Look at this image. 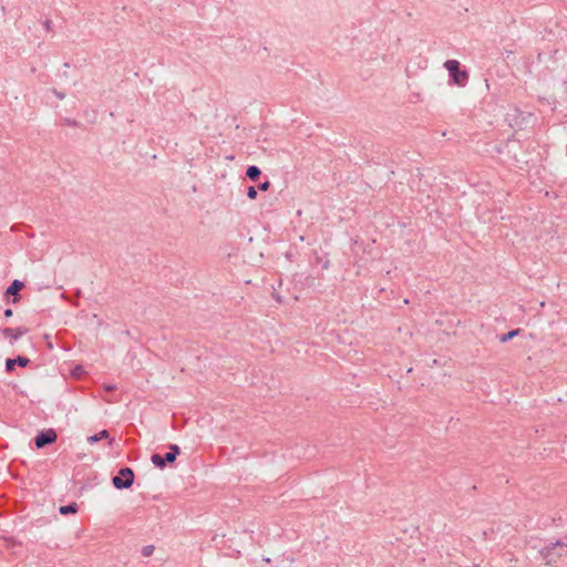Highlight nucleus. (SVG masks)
I'll return each mask as SVG.
<instances>
[{
  "instance_id": "f257e3e1",
  "label": "nucleus",
  "mask_w": 567,
  "mask_h": 567,
  "mask_svg": "<svg viewBox=\"0 0 567 567\" xmlns=\"http://www.w3.org/2000/svg\"><path fill=\"white\" fill-rule=\"evenodd\" d=\"M444 68L449 71L452 82L458 86H465L468 81V73L460 70V62L457 60H447Z\"/></svg>"
},
{
  "instance_id": "f03ea898",
  "label": "nucleus",
  "mask_w": 567,
  "mask_h": 567,
  "mask_svg": "<svg viewBox=\"0 0 567 567\" xmlns=\"http://www.w3.org/2000/svg\"><path fill=\"white\" fill-rule=\"evenodd\" d=\"M133 482L134 472L130 467L121 468L118 475L112 478V483L117 489L128 488L133 485Z\"/></svg>"
},
{
  "instance_id": "7ed1b4c3",
  "label": "nucleus",
  "mask_w": 567,
  "mask_h": 567,
  "mask_svg": "<svg viewBox=\"0 0 567 567\" xmlns=\"http://www.w3.org/2000/svg\"><path fill=\"white\" fill-rule=\"evenodd\" d=\"M56 433L54 430L50 429L43 432H40L35 439L34 443L38 449H42L48 444H51L56 441Z\"/></svg>"
},
{
  "instance_id": "20e7f679",
  "label": "nucleus",
  "mask_w": 567,
  "mask_h": 567,
  "mask_svg": "<svg viewBox=\"0 0 567 567\" xmlns=\"http://www.w3.org/2000/svg\"><path fill=\"white\" fill-rule=\"evenodd\" d=\"M29 330L24 327H19V328H16V329H12V328H4L2 330V334L6 339H8L10 341L11 344L14 343V341H17L20 337H22L23 334H25Z\"/></svg>"
},
{
  "instance_id": "39448f33",
  "label": "nucleus",
  "mask_w": 567,
  "mask_h": 567,
  "mask_svg": "<svg viewBox=\"0 0 567 567\" xmlns=\"http://www.w3.org/2000/svg\"><path fill=\"white\" fill-rule=\"evenodd\" d=\"M179 452H181V450H179L178 445L171 444L169 452L166 453V455H165V461H167V463H173L176 460Z\"/></svg>"
},
{
  "instance_id": "423d86ee",
  "label": "nucleus",
  "mask_w": 567,
  "mask_h": 567,
  "mask_svg": "<svg viewBox=\"0 0 567 567\" xmlns=\"http://www.w3.org/2000/svg\"><path fill=\"white\" fill-rule=\"evenodd\" d=\"M23 288V282L16 279L11 282V285L7 289V295H16Z\"/></svg>"
},
{
  "instance_id": "0eeeda50",
  "label": "nucleus",
  "mask_w": 567,
  "mask_h": 567,
  "mask_svg": "<svg viewBox=\"0 0 567 567\" xmlns=\"http://www.w3.org/2000/svg\"><path fill=\"white\" fill-rule=\"evenodd\" d=\"M151 461L158 468H164L167 463V461H165V456L163 457L159 454H153Z\"/></svg>"
},
{
  "instance_id": "6e6552de",
  "label": "nucleus",
  "mask_w": 567,
  "mask_h": 567,
  "mask_svg": "<svg viewBox=\"0 0 567 567\" xmlns=\"http://www.w3.org/2000/svg\"><path fill=\"white\" fill-rule=\"evenodd\" d=\"M107 437H109V432H107L106 430H102L101 432H99V433H96V434H94V435L90 436V437L87 439V441H89L90 443H95V442H99V441H101V440H103V439H107Z\"/></svg>"
},
{
  "instance_id": "1a4fd4ad",
  "label": "nucleus",
  "mask_w": 567,
  "mask_h": 567,
  "mask_svg": "<svg viewBox=\"0 0 567 567\" xmlns=\"http://www.w3.org/2000/svg\"><path fill=\"white\" fill-rule=\"evenodd\" d=\"M246 175L247 177H249L250 179L255 181L259 177L260 175V169L255 166V165H251L247 168V172H246Z\"/></svg>"
},
{
  "instance_id": "9d476101",
  "label": "nucleus",
  "mask_w": 567,
  "mask_h": 567,
  "mask_svg": "<svg viewBox=\"0 0 567 567\" xmlns=\"http://www.w3.org/2000/svg\"><path fill=\"white\" fill-rule=\"evenodd\" d=\"M519 332H520V330H519V329H515V330H512V331H509V332H507V333H504V334H502V336L499 337V341H501L502 343H505V342H507V341L512 340L514 337L518 336V334H519Z\"/></svg>"
},
{
  "instance_id": "9b49d317",
  "label": "nucleus",
  "mask_w": 567,
  "mask_h": 567,
  "mask_svg": "<svg viewBox=\"0 0 567 567\" xmlns=\"http://www.w3.org/2000/svg\"><path fill=\"white\" fill-rule=\"evenodd\" d=\"M75 512H76V505L75 504H70V505L61 506L60 507V513L62 515H66V514H70V513H75Z\"/></svg>"
},
{
  "instance_id": "f8f14e48",
  "label": "nucleus",
  "mask_w": 567,
  "mask_h": 567,
  "mask_svg": "<svg viewBox=\"0 0 567 567\" xmlns=\"http://www.w3.org/2000/svg\"><path fill=\"white\" fill-rule=\"evenodd\" d=\"M154 553V546L153 545H146L142 548V555L144 557H150Z\"/></svg>"
},
{
  "instance_id": "ddd939ff",
  "label": "nucleus",
  "mask_w": 567,
  "mask_h": 567,
  "mask_svg": "<svg viewBox=\"0 0 567 567\" xmlns=\"http://www.w3.org/2000/svg\"><path fill=\"white\" fill-rule=\"evenodd\" d=\"M29 361H30V360H29L28 358H25V357H21V355H19V357L16 359V363H17L18 365H20V367H27V365H28V363H29Z\"/></svg>"
},
{
  "instance_id": "4468645a",
  "label": "nucleus",
  "mask_w": 567,
  "mask_h": 567,
  "mask_svg": "<svg viewBox=\"0 0 567 567\" xmlns=\"http://www.w3.org/2000/svg\"><path fill=\"white\" fill-rule=\"evenodd\" d=\"M247 196L250 199H255L257 197V190L254 186L248 187Z\"/></svg>"
},
{
  "instance_id": "2eb2a0df",
  "label": "nucleus",
  "mask_w": 567,
  "mask_h": 567,
  "mask_svg": "<svg viewBox=\"0 0 567 567\" xmlns=\"http://www.w3.org/2000/svg\"><path fill=\"white\" fill-rule=\"evenodd\" d=\"M16 363V359H7L6 361V369L7 371H11L13 369Z\"/></svg>"
},
{
  "instance_id": "dca6fc26",
  "label": "nucleus",
  "mask_w": 567,
  "mask_h": 567,
  "mask_svg": "<svg viewBox=\"0 0 567 567\" xmlns=\"http://www.w3.org/2000/svg\"><path fill=\"white\" fill-rule=\"evenodd\" d=\"M269 187H270V182H269V181H266V182L261 183V184L258 186V188H259L260 190H262V192L268 190V189H269Z\"/></svg>"
},
{
  "instance_id": "f3484780",
  "label": "nucleus",
  "mask_w": 567,
  "mask_h": 567,
  "mask_svg": "<svg viewBox=\"0 0 567 567\" xmlns=\"http://www.w3.org/2000/svg\"><path fill=\"white\" fill-rule=\"evenodd\" d=\"M51 25H52V22L50 20H45L43 22V27L47 31H50L51 30Z\"/></svg>"
},
{
  "instance_id": "a211bd4d",
  "label": "nucleus",
  "mask_w": 567,
  "mask_h": 567,
  "mask_svg": "<svg viewBox=\"0 0 567 567\" xmlns=\"http://www.w3.org/2000/svg\"><path fill=\"white\" fill-rule=\"evenodd\" d=\"M11 316H12V310H11V309H7V310L4 311V317H6V318H9V317H11Z\"/></svg>"
},
{
  "instance_id": "6ab92c4d",
  "label": "nucleus",
  "mask_w": 567,
  "mask_h": 567,
  "mask_svg": "<svg viewBox=\"0 0 567 567\" xmlns=\"http://www.w3.org/2000/svg\"><path fill=\"white\" fill-rule=\"evenodd\" d=\"M106 391H113L115 390V385H112V384H107L104 386Z\"/></svg>"
},
{
  "instance_id": "aec40b11",
  "label": "nucleus",
  "mask_w": 567,
  "mask_h": 567,
  "mask_svg": "<svg viewBox=\"0 0 567 567\" xmlns=\"http://www.w3.org/2000/svg\"><path fill=\"white\" fill-rule=\"evenodd\" d=\"M55 95H56L60 100L64 99V96H65L63 93H60V92H55Z\"/></svg>"
}]
</instances>
